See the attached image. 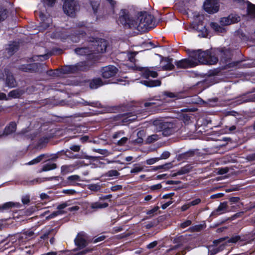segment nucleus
Returning a JSON list of instances; mask_svg holds the SVG:
<instances>
[{
    "label": "nucleus",
    "mask_w": 255,
    "mask_h": 255,
    "mask_svg": "<svg viewBox=\"0 0 255 255\" xmlns=\"http://www.w3.org/2000/svg\"><path fill=\"white\" fill-rule=\"evenodd\" d=\"M230 50L225 48L211 49L205 51L201 50L193 51L190 55L192 59H184L175 62L178 68H188L196 66L198 63L207 65H214L219 61L218 56L220 57L221 61L227 63L232 56Z\"/></svg>",
    "instance_id": "1"
},
{
    "label": "nucleus",
    "mask_w": 255,
    "mask_h": 255,
    "mask_svg": "<svg viewBox=\"0 0 255 255\" xmlns=\"http://www.w3.org/2000/svg\"><path fill=\"white\" fill-rule=\"evenodd\" d=\"M118 21L125 26L145 32L152 27L153 16L146 12H141L135 17L129 16L126 10H122Z\"/></svg>",
    "instance_id": "2"
},
{
    "label": "nucleus",
    "mask_w": 255,
    "mask_h": 255,
    "mask_svg": "<svg viewBox=\"0 0 255 255\" xmlns=\"http://www.w3.org/2000/svg\"><path fill=\"white\" fill-rule=\"evenodd\" d=\"M35 236L34 232L31 230H24L21 233L11 237L12 242H15L16 245H19L27 241L33 239Z\"/></svg>",
    "instance_id": "3"
},
{
    "label": "nucleus",
    "mask_w": 255,
    "mask_h": 255,
    "mask_svg": "<svg viewBox=\"0 0 255 255\" xmlns=\"http://www.w3.org/2000/svg\"><path fill=\"white\" fill-rule=\"evenodd\" d=\"M82 206L88 213L95 212L99 209L105 208L108 206V204L100 202L92 203L84 202L83 203Z\"/></svg>",
    "instance_id": "4"
},
{
    "label": "nucleus",
    "mask_w": 255,
    "mask_h": 255,
    "mask_svg": "<svg viewBox=\"0 0 255 255\" xmlns=\"http://www.w3.org/2000/svg\"><path fill=\"white\" fill-rule=\"evenodd\" d=\"M204 7L205 10L209 13H214L219 10V0H206Z\"/></svg>",
    "instance_id": "5"
},
{
    "label": "nucleus",
    "mask_w": 255,
    "mask_h": 255,
    "mask_svg": "<svg viewBox=\"0 0 255 255\" xmlns=\"http://www.w3.org/2000/svg\"><path fill=\"white\" fill-rule=\"evenodd\" d=\"M118 72V68L112 65L103 67L102 69V75L104 78L108 79L115 76Z\"/></svg>",
    "instance_id": "6"
},
{
    "label": "nucleus",
    "mask_w": 255,
    "mask_h": 255,
    "mask_svg": "<svg viewBox=\"0 0 255 255\" xmlns=\"http://www.w3.org/2000/svg\"><path fill=\"white\" fill-rule=\"evenodd\" d=\"M87 235L84 232L79 233L74 240L76 246L79 249L84 248L87 245Z\"/></svg>",
    "instance_id": "7"
},
{
    "label": "nucleus",
    "mask_w": 255,
    "mask_h": 255,
    "mask_svg": "<svg viewBox=\"0 0 255 255\" xmlns=\"http://www.w3.org/2000/svg\"><path fill=\"white\" fill-rule=\"evenodd\" d=\"M160 125L162 134L165 136L170 135L175 131L173 124L171 123H161Z\"/></svg>",
    "instance_id": "8"
},
{
    "label": "nucleus",
    "mask_w": 255,
    "mask_h": 255,
    "mask_svg": "<svg viewBox=\"0 0 255 255\" xmlns=\"http://www.w3.org/2000/svg\"><path fill=\"white\" fill-rule=\"evenodd\" d=\"M81 177L77 175L69 176L66 180L63 182V185L66 186H75L78 184V182L83 181Z\"/></svg>",
    "instance_id": "9"
},
{
    "label": "nucleus",
    "mask_w": 255,
    "mask_h": 255,
    "mask_svg": "<svg viewBox=\"0 0 255 255\" xmlns=\"http://www.w3.org/2000/svg\"><path fill=\"white\" fill-rule=\"evenodd\" d=\"M240 17L236 15L231 14L226 17H223L220 20V23L222 25H227L238 22Z\"/></svg>",
    "instance_id": "10"
},
{
    "label": "nucleus",
    "mask_w": 255,
    "mask_h": 255,
    "mask_svg": "<svg viewBox=\"0 0 255 255\" xmlns=\"http://www.w3.org/2000/svg\"><path fill=\"white\" fill-rule=\"evenodd\" d=\"M161 64L163 70H171L174 67L173 59L169 57L163 58L161 61Z\"/></svg>",
    "instance_id": "11"
},
{
    "label": "nucleus",
    "mask_w": 255,
    "mask_h": 255,
    "mask_svg": "<svg viewBox=\"0 0 255 255\" xmlns=\"http://www.w3.org/2000/svg\"><path fill=\"white\" fill-rule=\"evenodd\" d=\"M21 207V204L18 202H8L2 205H0V211H7L12 208H19Z\"/></svg>",
    "instance_id": "12"
},
{
    "label": "nucleus",
    "mask_w": 255,
    "mask_h": 255,
    "mask_svg": "<svg viewBox=\"0 0 255 255\" xmlns=\"http://www.w3.org/2000/svg\"><path fill=\"white\" fill-rule=\"evenodd\" d=\"M230 210L228 208L227 202L221 203L218 208L213 212L212 215H219L226 212H229Z\"/></svg>",
    "instance_id": "13"
},
{
    "label": "nucleus",
    "mask_w": 255,
    "mask_h": 255,
    "mask_svg": "<svg viewBox=\"0 0 255 255\" xmlns=\"http://www.w3.org/2000/svg\"><path fill=\"white\" fill-rule=\"evenodd\" d=\"M255 99V94L253 93H250L239 97L236 102H237V104H241L245 102L254 101Z\"/></svg>",
    "instance_id": "14"
},
{
    "label": "nucleus",
    "mask_w": 255,
    "mask_h": 255,
    "mask_svg": "<svg viewBox=\"0 0 255 255\" xmlns=\"http://www.w3.org/2000/svg\"><path fill=\"white\" fill-rule=\"evenodd\" d=\"M94 46L96 47V51L98 53H104L106 51L107 46V42L104 39H100L98 41H97L94 45Z\"/></svg>",
    "instance_id": "15"
},
{
    "label": "nucleus",
    "mask_w": 255,
    "mask_h": 255,
    "mask_svg": "<svg viewBox=\"0 0 255 255\" xmlns=\"http://www.w3.org/2000/svg\"><path fill=\"white\" fill-rule=\"evenodd\" d=\"M40 18L41 20L40 30H44L49 26L52 19L50 17H46L43 14L40 15Z\"/></svg>",
    "instance_id": "16"
},
{
    "label": "nucleus",
    "mask_w": 255,
    "mask_h": 255,
    "mask_svg": "<svg viewBox=\"0 0 255 255\" xmlns=\"http://www.w3.org/2000/svg\"><path fill=\"white\" fill-rule=\"evenodd\" d=\"M79 30H77V33L75 35H72L70 36V38L74 42H78L79 41L81 37H83L84 33L85 32L84 29L85 27H80Z\"/></svg>",
    "instance_id": "17"
},
{
    "label": "nucleus",
    "mask_w": 255,
    "mask_h": 255,
    "mask_svg": "<svg viewBox=\"0 0 255 255\" xmlns=\"http://www.w3.org/2000/svg\"><path fill=\"white\" fill-rule=\"evenodd\" d=\"M38 66H40L41 65H38L37 63L27 64L26 65H22L20 66V69L22 71L25 72L38 71Z\"/></svg>",
    "instance_id": "18"
},
{
    "label": "nucleus",
    "mask_w": 255,
    "mask_h": 255,
    "mask_svg": "<svg viewBox=\"0 0 255 255\" xmlns=\"http://www.w3.org/2000/svg\"><path fill=\"white\" fill-rule=\"evenodd\" d=\"M141 72L142 76L146 78H148L150 77L155 78L157 76L156 72L153 71L147 68H142Z\"/></svg>",
    "instance_id": "19"
},
{
    "label": "nucleus",
    "mask_w": 255,
    "mask_h": 255,
    "mask_svg": "<svg viewBox=\"0 0 255 255\" xmlns=\"http://www.w3.org/2000/svg\"><path fill=\"white\" fill-rule=\"evenodd\" d=\"M247 15L249 19L254 18L255 17V6L250 2H247Z\"/></svg>",
    "instance_id": "20"
},
{
    "label": "nucleus",
    "mask_w": 255,
    "mask_h": 255,
    "mask_svg": "<svg viewBox=\"0 0 255 255\" xmlns=\"http://www.w3.org/2000/svg\"><path fill=\"white\" fill-rule=\"evenodd\" d=\"M106 84L107 83L103 82L100 78H96L90 82V86L91 89H97Z\"/></svg>",
    "instance_id": "21"
},
{
    "label": "nucleus",
    "mask_w": 255,
    "mask_h": 255,
    "mask_svg": "<svg viewBox=\"0 0 255 255\" xmlns=\"http://www.w3.org/2000/svg\"><path fill=\"white\" fill-rule=\"evenodd\" d=\"M74 169V166L72 165H63L61 168V173L64 175L73 172Z\"/></svg>",
    "instance_id": "22"
},
{
    "label": "nucleus",
    "mask_w": 255,
    "mask_h": 255,
    "mask_svg": "<svg viewBox=\"0 0 255 255\" xmlns=\"http://www.w3.org/2000/svg\"><path fill=\"white\" fill-rule=\"evenodd\" d=\"M6 84L9 87H13L16 85V81L12 75L8 74L6 78Z\"/></svg>",
    "instance_id": "23"
},
{
    "label": "nucleus",
    "mask_w": 255,
    "mask_h": 255,
    "mask_svg": "<svg viewBox=\"0 0 255 255\" xmlns=\"http://www.w3.org/2000/svg\"><path fill=\"white\" fill-rule=\"evenodd\" d=\"M143 84L146 86L152 87L159 86L161 85V82L158 80L144 81Z\"/></svg>",
    "instance_id": "24"
},
{
    "label": "nucleus",
    "mask_w": 255,
    "mask_h": 255,
    "mask_svg": "<svg viewBox=\"0 0 255 255\" xmlns=\"http://www.w3.org/2000/svg\"><path fill=\"white\" fill-rule=\"evenodd\" d=\"M15 130L16 124L15 123L12 122L5 128L4 130V133L6 134H9L14 132Z\"/></svg>",
    "instance_id": "25"
},
{
    "label": "nucleus",
    "mask_w": 255,
    "mask_h": 255,
    "mask_svg": "<svg viewBox=\"0 0 255 255\" xmlns=\"http://www.w3.org/2000/svg\"><path fill=\"white\" fill-rule=\"evenodd\" d=\"M56 164L52 162H48L44 164L41 169V171H47L56 168Z\"/></svg>",
    "instance_id": "26"
},
{
    "label": "nucleus",
    "mask_w": 255,
    "mask_h": 255,
    "mask_svg": "<svg viewBox=\"0 0 255 255\" xmlns=\"http://www.w3.org/2000/svg\"><path fill=\"white\" fill-rule=\"evenodd\" d=\"M75 51L76 54L81 55H89L92 53L91 51L89 50L88 48H77L75 49Z\"/></svg>",
    "instance_id": "27"
},
{
    "label": "nucleus",
    "mask_w": 255,
    "mask_h": 255,
    "mask_svg": "<svg viewBox=\"0 0 255 255\" xmlns=\"http://www.w3.org/2000/svg\"><path fill=\"white\" fill-rule=\"evenodd\" d=\"M210 25L213 30L219 33H223L225 31L223 27L221 26L216 23L212 22L210 24Z\"/></svg>",
    "instance_id": "28"
},
{
    "label": "nucleus",
    "mask_w": 255,
    "mask_h": 255,
    "mask_svg": "<svg viewBox=\"0 0 255 255\" xmlns=\"http://www.w3.org/2000/svg\"><path fill=\"white\" fill-rule=\"evenodd\" d=\"M20 249L23 251L28 255H32L34 253V249L33 246L29 247H20Z\"/></svg>",
    "instance_id": "29"
},
{
    "label": "nucleus",
    "mask_w": 255,
    "mask_h": 255,
    "mask_svg": "<svg viewBox=\"0 0 255 255\" xmlns=\"http://www.w3.org/2000/svg\"><path fill=\"white\" fill-rule=\"evenodd\" d=\"M65 155L69 158H84L85 157V155L83 154H77L73 155L70 152L69 150H67L65 152Z\"/></svg>",
    "instance_id": "30"
},
{
    "label": "nucleus",
    "mask_w": 255,
    "mask_h": 255,
    "mask_svg": "<svg viewBox=\"0 0 255 255\" xmlns=\"http://www.w3.org/2000/svg\"><path fill=\"white\" fill-rule=\"evenodd\" d=\"M224 247L220 246L219 248L210 247L209 249V255H214L223 249Z\"/></svg>",
    "instance_id": "31"
},
{
    "label": "nucleus",
    "mask_w": 255,
    "mask_h": 255,
    "mask_svg": "<svg viewBox=\"0 0 255 255\" xmlns=\"http://www.w3.org/2000/svg\"><path fill=\"white\" fill-rule=\"evenodd\" d=\"M44 156H45L44 154H41V155H39V156L37 157L36 158H35V159L29 161L27 163V164L28 165H32V164L37 163L39 162L40 161H41Z\"/></svg>",
    "instance_id": "32"
},
{
    "label": "nucleus",
    "mask_w": 255,
    "mask_h": 255,
    "mask_svg": "<svg viewBox=\"0 0 255 255\" xmlns=\"http://www.w3.org/2000/svg\"><path fill=\"white\" fill-rule=\"evenodd\" d=\"M143 169V167L142 166H139V165L135 164L134 165L133 168L131 170L130 172L131 173H138L141 171H142Z\"/></svg>",
    "instance_id": "33"
},
{
    "label": "nucleus",
    "mask_w": 255,
    "mask_h": 255,
    "mask_svg": "<svg viewBox=\"0 0 255 255\" xmlns=\"http://www.w3.org/2000/svg\"><path fill=\"white\" fill-rule=\"evenodd\" d=\"M7 16L6 9L0 7V21L4 20Z\"/></svg>",
    "instance_id": "34"
},
{
    "label": "nucleus",
    "mask_w": 255,
    "mask_h": 255,
    "mask_svg": "<svg viewBox=\"0 0 255 255\" xmlns=\"http://www.w3.org/2000/svg\"><path fill=\"white\" fill-rule=\"evenodd\" d=\"M20 93L17 90H13L10 92L8 94V96L11 98H16L20 96Z\"/></svg>",
    "instance_id": "35"
},
{
    "label": "nucleus",
    "mask_w": 255,
    "mask_h": 255,
    "mask_svg": "<svg viewBox=\"0 0 255 255\" xmlns=\"http://www.w3.org/2000/svg\"><path fill=\"white\" fill-rule=\"evenodd\" d=\"M88 188L93 191H98L100 189V186L97 184H91L88 186Z\"/></svg>",
    "instance_id": "36"
},
{
    "label": "nucleus",
    "mask_w": 255,
    "mask_h": 255,
    "mask_svg": "<svg viewBox=\"0 0 255 255\" xmlns=\"http://www.w3.org/2000/svg\"><path fill=\"white\" fill-rule=\"evenodd\" d=\"M200 27H199V26H198L197 28V30L202 32L203 36H206L208 34L207 28L205 27V26L203 25H201Z\"/></svg>",
    "instance_id": "37"
},
{
    "label": "nucleus",
    "mask_w": 255,
    "mask_h": 255,
    "mask_svg": "<svg viewBox=\"0 0 255 255\" xmlns=\"http://www.w3.org/2000/svg\"><path fill=\"white\" fill-rule=\"evenodd\" d=\"M159 138V135L157 134H153L148 137L147 140L148 142H152L157 140Z\"/></svg>",
    "instance_id": "38"
},
{
    "label": "nucleus",
    "mask_w": 255,
    "mask_h": 255,
    "mask_svg": "<svg viewBox=\"0 0 255 255\" xmlns=\"http://www.w3.org/2000/svg\"><path fill=\"white\" fill-rule=\"evenodd\" d=\"M159 160L158 157L152 158L146 160V163L148 165H152L157 162Z\"/></svg>",
    "instance_id": "39"
},
{
    "label": "nucleus",
    "mask_w": 255,
    "mask_h": 255,
    "mask_svg": "<svg viewBox=\"0 0 255 255\" xmlns=\"http://www.w3.org/2000/svg\"><path fill=\"white\" fill-rule=\"evenodd\" d=\"M119 173L116 170H112L108 172L107 176L109 177L117 176Z\"/></svg>",
    "instance_id": "40"
},
{
    "label": "nucleus",
    "mask_w": 255,
    "mask_h": 255,
    "mask_svg": "<svg viewBox=\"0 0 255 255\" xmlns=\"http://www.w3.org/2000/svg\"><path fill=\"white\" fill-rule=\"evenodd\" d=\"M170 153L169 152L167 151H165L161 154L160 157L159 158V160L167 159L170 156Z\"/></svg>",
    "instance_id": "41"
},
{
    "label": "nucleus",
    "mask_w": 255,
    "mask_h": 255,
    "mask_svg": "<svg viewBox=\"0 0 255 255\" xmlns=\"http://www.w3.org/2000/svg\"><path fill=\"white\" fill-rule=\"evenodd\" d=\"M128 140V137H122L121 139L118 141L117 144L119 145H123L125 144L127 142Z\"/></svg>",
    "instance_id": "42"
},
{
    "label": "nucleus",
    "mask_w": 255,
    "mask_h": 255,
    "mask_svg": "<svg viewBox=\"0 0 255 255\" xmlns=\"http://www.w3.org/2000/svg\"><path fill=\"white\" fill-rule=\"evenodd\" d=\"M62 192L68 195H73L76 193V191L73 189H64L63 190Z\"/></svg>",
    "instance_id": "43"
},
{
    "label": "nucleus",
    "mask_w": 255,
    "mask_h": 255,
    "mask_svg": "<svg viewBox=\"0 0 255 255\" xmlns=\"http://www.w3.org/2000/svg\"><path fill=\"white\" fill-rule=\"evenodd\" d=\"M201 202V200L199 198H197L190 202L189 204L190 205V206H196L197 205H198L199 203H200Z\"/></svg>",
    "instance_id": "44"
},
{
    "label": "nucleus",
    "mask_w": 255,
    "mask_h": 255,
    "mask_svg": "<svg viewBox=\"0 0 255 255\" xmlns=\"http://www.w3.org/2000/svg\"><path fill=\"white\" fill-rule=\"evenodd\" d=\"M217 173L219 174H224L226 173H227L229 171L228 169L227 168H218Z\"/></svg>",
    "instance_id": "45"
},
{
    "label": "nucleus",
    "mask_w": 255,
    "mask_h": 255,
    "mask_svg": "<svg viewBox=\"0 0 255 255\" xmlns=\"http://www.w3.org/2000/svg\"><path fill=\"white\" fill-rule=\"evenodd\" d=\"M240 239V237L238 236H236L235 237H233L230 239L228 240L229 243H237Z\"/></svg>",
    "instance_id": "46"
},
{
    "label": "nucleus",
    "mask_w": 255,
    "mask_h": 255,
    "mask_svg": "<svg viewBox=\"0 0 255 255\" xmlns=\"http://www.w3.org/2000/svg\"><path fill=\"white\" fill-rule=\"evenodd\" d=\"M124 132L122 131L117 132L113 134V138L114 139L120 138L123 135H124Z\"/></svg>",
    "instance_id": "47"
},
{
    "label": "nucleus",
    "mask_w": 255,
    "mask_h": 255,
    "mask_svg": "<svg viewBox=\"0 0 255 255\" xmlns=\"http://www.w3.org/2000/svg\"><path fill=\"white\" fill-rule=\"evenodd\" d=\"M191 224V221L190 220H187L185 222L181 224V227L182 228H185Z\"/></svg>",
    "instance_id": "48"
},
{
    "label": "nucleus",
    "mask_w": 255,
    "mask_h": 255,
    "mask_svg": "<svg viewBox=\"0 0 255 255\" xmlns=\"http://www.w3.org/2000/svg\"><path fill=\"white\" fill-rule=\"evenodd\" d=\"M17 49V47L15 45H10L8 50V52L9 55H12L14 51Z\"/></svg>",
    "instance_id": "49"
},
{
    "label": "nucleus",
    "mask_w": 255,
    "mask_h": 255,
    "mask_svg": "<svg viewBox=\"0 0 255 255\" xmlns=\"http://www.w3.org/2000/svg\"><path fill=\"white\" fill-rule=\"evenodd\" d=\"M162 185L161 184H157L156 185H152L150 187V190L154 191L156 190H158L161 188Z\"/></svg>",
    "instance_id": "50"
},
{
    "label": "nucleus",
    "mask_w": 255,
    "mask_h": 255,
    "mask_svg": "<svg viewBox=\"0 0 255 255\" xmlns=\"http://www.w3.org/2000/svg\"><path fill=\"white\" fill-rule=\"evenodd\" d=\"M70 149L75 152H78L80 149V146L79 145H73L70 146Z\"/></svg>",
    "instance_id": "51"
},
{
    "label": "nucleus",
    "mask_w": 255,
    "mask_h": 255,
    "mask_svg": "<svg viewBox=\"0 0 255 255\" xmlns=\"http://www.w3.org/2000/svg\"><path fill=\"white\" fill-rule=\"evenodd\" d=\"M106 1L111 5V8L113 10L116 4V2L114 0H106Z\"/></svg>",
    "instance_id": "52"
},
{
    "label": "nucleus",
    "mask_w": 255,
    "mask_h": 255,
    "mask_svg": "<svg viewBox=\"0 0 255 255\" xmlns=\"http://www.w3.org/2000/svg\"><path fill=\"white\" fill-rule=\"evenodd\" d=\"M236 129V127L235 126H232L230 127L229 128H226V130L225 131L224 133H229L230 132L235 130Z\"/></svg>",
    "instance_id": "53"
},
{
    "label": "nucleus",
    "mask_w": 255,
    "mask_h": 255,
    "mask_svg": "<svg viewBox=\"0 0 255 255\" xmlns=\"http://www.w3.org/2000/svg\"><path fill=\"white\" fill-rule=\"evenodd\" d=\"M48 55H39V56H34L32 59H33L34 61L37 60L38 58H42L44 59H46L48 58Z\"/></svg>",
    "instance_id": "54"
},
{
    "label": "nucleus",
    "mask_w": 255,
    "mask_h": 255,
    "mask_svg": "<svg viewBox=\"0 0 255 255\" xmlns=\"http://www.w3.org/2000/svg\"><path fill=\"white\" fill-rule=\"evenodd\" d=\"M30 199L28 196H25L22 198V202L24 204L28 203Z\"/></svg>",
    "instance_id": "55"
},
{
    "label": "nucleus",
    "mask_w": 255,
    "mask_h": 255,
    "mask_svg": "<svg viewBox=\"0 0 255 255\" xmlns=\"http://www.w3.org/2000/svg\"><path fill=\"white\" fill-rule=\"evenodd\" d=\"M167 164L162 165H159L155 167H153L152 169L153 171H156L159 169L165 168Z\"/></svg>",
    "instance_id": "56"
},
{
    "label": "nucleus",
    "mask_w": 255,
    "mask_h": 255,
    "mask_svg": "<svg viewBox=\"0 0 255 255\" xmlns=\"http://www.w3.org/2000/svg\"><path fill=\"white\" fill-rule=\"evenodd\" d=\"M191 206H190V205L189 203H188L183 205L181 207V210L182 211H185L186 210L188 209Z\"/></svg>",
    "instance_id": "57"
},
{
    "label": "nucleus",
    "mask_w": 255,
    "mask_h": 255,
    "mask_svg": "<svg viewBox=\"0 0 255 255\" xmlns=\"http://www.w3.org/2000/svg\"><path fill=\"white\" fill-rule=\"evenodd\" d=\"M92 8L93 9V10L94 11L95 13H96L97 12V7L99 5V4L96 2H93L92 3Z\"/></svg>",
    "instance_id": "58"
},
{
    "label": "nucleus",
    "mask_w": 255,
    "mask_h": 255,
    "mask_svg": "<svg viewBox=\"0 0 255 255\" xmlns=\"http://www.w3.org/2000/svg\"><path fill=\"white\" fill-rule=\"evenodd\" d=\"M165 95H166L167 97L170 98H176L177 97V95H176L174 93H171V92H166L165 93Z\"/></svg>",
    "instance_id": "59"
},
{
    "label": "nucleus",
    "mask_w": 255,
    "mask_h": 255,
    "mask_svg": "<svg viewBox=\"0 0 255 255\" xmlns=\"http://www.w3.org/2000/svg\"><path fill=\"white\" fill-rule=\"evenodd\" d=\"M157 242L156 241H154L148 244L147 247L148 249H152L154 248L157 245Z\"/></svg>",
    "instance_id": "60"
},
{
    "label": "nucleus",
    "mask_w": 255,
    "mask_h": 255,
    "mask_svg": "<svg viewBox=\"0 0 255 255\" xmlns=\"http://www.w3.org/2000/svg\"><path fill=\"white\" fill-rule=\"evenodd\" d=\"M172 203H173L172 201H168L167 203H165V204H163L162 205L161 208L163 209H165L167 207H168L169 205H170Z\"/></svg>",
    "instance_id": "61"
},
{
    "label": "nucleus",
    "mask_w": 255,
    "mask_h": 255,
    "mask_svg": "<svg viewBox=\"0 0 255 255\" xmlns=\"http://www.w3.org/2000/svg\"><path fill=\"white\" fill-rule=\"evenodd\" d=\"M79 209V207L78 206H74L68 208L69 211H77Z\"/></svg>",
    "instance_id": "62"
},
{
    "label": "nucleus",
    "mask_w": 255,
    "mask_h": 255,
    "mask_svg": "<svg viewBox=\"0 0 255 255\" xmlns=\"http://www.w3.org/2000/svg\"><path fill=\"white\" fill-rule=\"evenodd\" d=\"M40 197L42 200H47L49 199V196L45 193H41Z\"/></svg>",
    "instance_id": "63"
},
{
    "label": "nucleus",
    "mask_w": 255,
    "mask_h": 255,
    "mask_svg": "<svg viewBox=\"0 0 255 255\" xmlns=\"http://www.w3.org/2000/svg\"><path fill=\"white\" fill-rule=\"evenodd\" d=\"M67 206H68V204L66 203H64L59 205L58 206L57 209L59 210H61V209H64Z\"/></svg>",
    "instance_id": "64"
}]
</instances>
